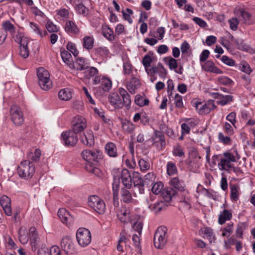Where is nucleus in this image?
I'll return each mask as SVG.
<instances>
[{
  "instance_id": "obj_33",
  "label": "nucleus",
  "mask_w": 255,
  "mask_h": 255,
  "mask_svg": "<svg viewBox=\"0 0 255 255\" xmlns=\"http://www.w3.org/2000/svg\"><path fill=\"white\" fill-rule=\"evenodd\" d=\"M58 97L61 100L68 101L72 98V93L69 89H63L59 92Z\"/></svg>"
},
{
  "instance_id": "obj_46",
  "label": "nucleus",
  "mask_w": 255,
  "mask_h": 255,
  "mask_svg": "<svg viewBox=\"0 0 255 255\" xmlns=\"http://www.w3.org/2000/svg\"><path fill=\"white\" fill-rule=\"evenodd\" d=\"M138 163L140 170L142 171H146L150 168V163L148 159L140 158L138 160Z\"/></svg>"
},
{
  "instance_id": "obj_30",
  "label": "nucleus",
  "mask_w": 255,
  "mask_h": 255,
  "mask_svg": "<svg viewBox=\"0 0 255 255\" xmlns=\"http://www.w3.org/2000/svg\"><path fill=\"white\" fill-rule=\"evenodd\" d=\"M105 150L107 154L110 157H115L117 156V147L114 143H107L105 145Z\"/></svg>"
},
{
  "instance_id": "obj_52",
  "label": "nucleus",
  "mask_w": 255,
  "mask_h": 255,
  "mask_svg": "<svg viewBox=\"0 0 255 255\" xmlns=\"http://www.w3.org/2000/svg\"><path fill=\"white\" fill-rule=\"evenodd\" d=\"M162 194L166 200H170L172 197L175 195L176 191L173 188H169L163 190Z\"/></svg>"
},
{
  "instance_id": "obj_51",
  "label": "nucleus",
  "mask_w": 255,
  "mask_h": 255,
  "mask_svg": "<svg viewBox=\"0 0 255 255\" xmlns=\"http://www.w3.org/2000/svg\"><path fill=\"white\" fill-rule=\"evenodd\" d=\"M154 136L155 138L159 139L158 141L160 142V144L161 147H164L166 145V141L165 136L164 134L160 131L158 130H155L154 131Z\"/></svg>"
},
{
  "instance_id": "obj_36",
  "label": "nucleus",
  "mask_w": 255,
  "mask_h": 255,
  "mask_svg": "<svg viewBox=\"0 0 255 255\" xmlns=\"http://www.w3.org/2000/svg\"><path fill=\"white\" fill-rule=\"evenodd\" d=\"M94 39L93 37L86 36L83 39V47L88 50H90L94 46Z\"/></svg>"
},
{
  "instance_id": "obj_18",
  "label": "nucleus",
  "mask_w": 255,
  "mask_h": 255,
  "mask_svg": "<svg viewBox=\"0 0 255 255\" xmlns=\"http://www.w3.org/2000/svg\"><path fill=\"white\" fill-rule=\"evenodd\" d=\"M121 179L123 185L127 188L130 189L132 185V179L129 171L124 169L121 173Z\"/></svg>"
},
{
  "instance_id": "obj_54",
  "label": "nucleus",
  "mask_w": 255,
  "mask_h": 255,
  "mask_svg": "<svg viewBox=\"0 0 255 255\" xmlns=\"http://www.w3.org/2000/svg\"><path fill=\"white\" fill-rule=\"evenodd\" d=\"M2 26L5 30L6 33V31H8L11 33L15 32V28L14 25L9 21H6L2 23Z\"/></svg>"
},
{
  "instance_id": "obj_7",
  "label": "nucleus",
  "mask_w": 255,
  "mask_h": 255,
  "mask_svg": "<svg viewBox=\"0 0 255 255\" xmlns=\"http://www.w3.org/2000/svg\"><path fill=\"white\" fill-rule=\"evenodd\" d=\"M61 137L67 146H74L78 141L77 133L71 129L63 132Z\"/></svg>"
},
{
  "instance_id": "obj_15",
  "label": "nucleus",
  "mask_w": 255,
  "mask_h": 255,
  "mask_svg": "<svg viewBox=\"0 0 255 255\" xmlns=\"http://www.w3.org/2000/svg\"><path fill=\"white\" fill-rule=\"evenodd\" d=\"M211 95L213 98L218 99L217 103L222 106L228 104L233 99V97L231 95H223L218 93H212Z\"/></svg>"
},
{
  "instance_id": "obj_31",
  "label": "nucleus",
  "mask_w": 255,
  "mask_h": 255,
  "mask_svg": "<svg viewBox=\"0 0 255 255\" xmlns=\"http://www.w3.org/2000/svg\"><path fill=\"white\" fill-rule=\"evenodd\" d=\"M74 63V68L77 70H84L87 69L88 64L85 61V59L83 58H78L76 59Z\"/></svg>"
},
{
  "instance_id": "obj_26",
  "label": "nucleus",
  "mask_w": 255,
  "mask_h": 255,
  "mask_svg": "<svg viewBox=\"0 0 255 255\" xmlns=\"http://www.w3.org/2000/svg\"><path fill=\"white\" fill-rule=\"evenodd\" d=\"M165 208L166 204L164 202L162 201L149 205V208L154 211L155 214L159 213L161 211L165 209Z\"/></svg>"
},
{
  "instance_id": "obj_8",
  "label": "nucleus",
  "mask_w": 255,
  "mask_h": 255,
  "mask_svg": "<svg viewBox=\"0 0 255 255\" xmlns=\"http://www.w3.org/2000/svg\"><path fill=\"white\" fill-rule=\"evenodd\" d=\"M10 118L13 123L16 126L22 125L24 122L23 113L16 106H12L10 110Z\"/></svg>"
},
{
  "instance_id": "obj_45",
  "label": "nucleus",
  "mask_w": 255,
  "mask_h": 255,
  "mask_svg": "<svg viewBox=\"0 0 255 255\" xmlns=\"http://www.w3.org/2000/svg\"><path fill=\"white\" fill-rule=\"evenodd\" d=\"M19 240L22 244H26L29 240L26 230L20 228L18 231Z\"/></svg>"
},
{
  "instance_id": "obj_58",
  "label": "nucleus",
  "mask_w": 255,
  "mask_h": 255,
  "mask_svg": "<svg viewBox=\"0 0 255 255\" xmlns=\"http://www.w3.org/2000/svg\"><path fill=\"white\" fill-rule=\"evenodd\" d=\"M152 62V58L150 56L148 55H145L143 59H142V64L145 68V71L147 72L148 67L150 66L151 63Z\"/></svg>"
},
{
  "instance_id": "obj_64",
  "label": "nucleus",
  "mask_w": 255,
  "mask_h": 255,
  "mask_svg": "<svg viewBox=\"0 0 255 255\" xmlns=\"http://www.w3.org/2000/svg\"><path fill=\"white\" fill-rule=\"evenodd\" d=\"M180 206L184 208L186 210L190 209L191 208L190 200L188 198H184L180 202Z\"/></svg>"
},
{
  "instance_id": "obj_12",
  "label": "nucleus",
  "mask_w": 255,
  "mask_h": 255,
  "mask_svg": "<svg viewBox=\"0 0 255 255\" xmlns=\"http://www.w3.org/2000/svg\"><path fill=\"white\" fill-rule=\"evenodd\" d=\"M80 139L84 144L88 146H92L95 144L94 134L91 130H87L83 135H80Z\"/></svg>"
},
{
  "instance_id": "obj_62",
  "label": "nucleus",
  "mask_w": 255,
  "mask_h": 255,
  "mask_svg": "<svg viewBox=\"0 0 255 255\" xmlns=\"http://www.w3.org/2000/svg\"><path fill=\"white\" fill-rule=\"evenodd\" d=\"M218 138L220 141L226 144L231 143V138L228 136H225L222 132H219Z\"/></svg>"
},
{
  "instance_id": "obj_60",
  "label": "nucleus",
  "mask_w": 255,
  "mask_h": 255,
  "mask_svg": "<svg viewBox=\"0 0 255 255\" xmlns=\"http://www.w3.org/2000/svg\"><path fill=\"white\" fill-rule=\"evenodd\" d=\"M237 48L243 51H247L248 50V45L244 43L243 40L241 39H237L235 41Z\"/></svg>"
},
{
  "instance_id": "obj_2",
  "label": "nucleus",
  "mask_w": 255,
  "mask_h": 255,
  "mask_svg": "<svg viewBox=\"0 0 255 255\" xmlns=\"http://www.w3.org/2000/svg\"><path fill=\"white\" fill-rule=\"evenodd\" d=\"M17 172L21 178H31L35 172V166L29 160L22 161L18 166Z\"/></svg>"
},
{
  "instance_id": "obj_29",
  "label": "nucleus",
  "mask_w": 255,
  "mask_h": 255,
  "mask_svg": "<svg viewBox=\"0 0 255 255\" xmlns=\"http://www.w3.org/2000/svg\"><path fill=\"white\" fill-rule=\"evenodd\" d=\"M102 33L109 40L112 41L115 38L113 29L108 25H104L102 27Z\"/></svg>"
},
{
  "instance_id": "obj_41",
  "label": "nucleus",
  "mask_w": 255,
  "mask_h": 255,
  "mask_svg": "<svg viewBox=\"0 0 255 255\" xmlns=\"http://www.w3.org/2000/svg\"><path fill=\"white\" fill-rule=\"evenodd\" d=\"M248 228V224L246 223H240L238 224L236 234L237 237L243 239V235L244 231Z\"/></svg>"
},
{
  "instance_id": "obj_42",
  "label": "nucleus",
  "mask_w": 255,
  "mask_h": 255,
  "mask_svg": "<svg viewBox=\"0 0 255 255\" xmlns=\"http://www.w3.org/2000/svg\"><path fill=\"white\" fill-rule=\"evenodd\" d=\"M29 27L32 32L39 35L41 37L46 33V32L45 31L43 34L39 25L33 22H29Z\"/></svg>"
},
{
  "instance_id": "obj_22",
  "label": "nucleus",
  "mask_w": 255,
  "mask_h": 255,
  "mask_svg": "<svg viewBox=\"0 0 255 255\" xmlns=\"http://www.w3.org/2000/svg\"><path fill=\"white\" fill-rule=\"evenodd\" d=\"M64 29L69 34H77L79 32V29L75 23L71 20H68L66 22Z\"/></svg>"
},
{
  "instance_id": "obj_6",
  "label": "nucleus",
  "mask_w": 255,
  "mask_h": 255,
  "mask_svg": "<svg viewBox=\"0 0 255 255\" xmlns=\"http://www.w3.org/2000/svg\"><path fill=\"white\" fill-rule=\"evenodd\" d=\"M76 238L79 245L85 247L91 242V235L89 230L86 228H79L77 232Z\"/></svg>"
},
{
  "instance_id": "obj_9",
  "label": "nucleus",
  "mask_w": 255,
  "mask_h": 255,
  "mask_svg": "<svg viewBox=\"0 0 255 255\" xmlns=\"http://www.w3.org/2000/svg\"><path fill=\"white\" fill-rule=\"evenodd\" d=\"M87 127V121L85 118L81 116H75L72 122L71 130L77 134L83 131Z\"/></svg>"
},
{
  "instance_id": "obj_48",
  "label": "nucleus",
  "mask_w": 255,
  "mask_h": 255,
  "mask_svg": "<svg viewBox=\"0 0 255 255\" xmlns=\"http://www.w3.org/2000/svg\"><path fill=\"white\" fill-rule=\"evenodd\" d=\"M163 184L161 182H157L153 184L151 190L155 195L160 194L163 191Z\"/></svg>"
},
{
  "instance_id": "obj_23",
  "label": "nucleus",
  "mask_w": 255,
  "mask_h": 255,
  "mask_svg": "<svg viewBox=\"0 0 255 255\" xmlns=\"http://www.w3.org/2000/svg\"><path fill=\"white\" fill-rule=\"evenodd\" d=\"M139 80L136 78L132 77L127 83V88L130 94H133L135 93V90L139 87Z\"/></svg>"
},
{
  "instance_id": "obj_63",
  "label": "nucleus",
  "mask_w": 255,
  "mask_h": 255,
  "mask_svg": "<svg viewBox=\"0 0 255 255\" xmlns=\"http://www.w3.org/2000/svg\"><path fill=\"white\" fill-rule=\"evenodd\" d=\"M46 27L50 32H56L59 30V28L57 26L52 22H47L46 24Z\"/></svg>"
},
{
  "instance_id": "obj_35",
  "label": "nucleus",
  "mask_w": 255,
  "mask_h": 255,
  "mask_svg": "<svg viewBox=\"0 0 255 255\" xmlns=\"http://www.w3.org/2000/svg\"><path fill=\"white\" fill-rule=\"evenodd\" d=\"M165 63L167 65L171 70H175L178 66L177 61L171 56L166 57L164 58Z\"/></svg>"
},
{
  "instance_id": "obj_55",
  "label": "nucleus",
  "mask_w": 255,
  "mask_h": 255,
  "mask_svg": "<svg viewBox=\"0 0 255 255\" xmlns=\"http://www.w3.org/2000/svg\"><path fill=\"white\" fill-rule=\"evenodd\" d=\"M132 228L134 231L137 232L138 235L140 236L142 230L143 223L141 221H137L132 225Z\"/></svg>"
},
{
  "instance_id": "obj_49",
  "label": "nucleus",
  "mask_w": 255,
  "mask_h": 255,
  "mask_svg": "<svg viewBox=\"0 0 255 255\" xmlns=\"http://www.w3.org/2000/svg\"><path fill=\"white\" fill-rule=\"evenodd\" d=\"M177 172V169L174 163L168 162L167 164V173L170 175H173Z\"/></svg>"
},
{
  "instance_id": "obj_34",
  "label": "nucleus",
  "mask_w": 255,
  "mask_h": 255,
  "mask_svg": "<svg viewBox=\"0 0 255 255\" xmlns=\"http://www.w3.org/2000/svg\"><path fill=\"white\" fill-rule=\"evenodd\" d=\"M29 238L30 242L32 246L35 247L37 245V240L38 238V235L36 228L34 227H31L29 229Z\"/></svg>"
},
{
  "instance_id": "obj_20",
  "label": "nucleus",
  "mask_w": 255,
  "mask_h": 255,
  "mask_svg": "<svg viewBox=\"0 0 255 255\" xmlns=\"http://www.w3.org/2000/svg\"><path fill=\"white\" fill-rule=\"evenodd\" d=\"M61 56L63 62L71 69L74 68V63L71 54L66 50L61 51Z\"/></svg>"
},
{
  "instance_id": "obj_39",
  "label": "nucleus",
  "mask_w": 255,
  "mask_h": 255,
  "mask_svg": "<svg viewBox=\"0 0 255 255\" xmlns=\"http://www.w3.org/2000/svg\"><path fill=\"white\" fill-rule=\"evenodd\" d=\"M172 154L174 156H177L182 158L185 157L183 147L180 144H177L173 146Z\"/></svg>"
},
{
  "instance_id": "obj_53",
  "label": "nucleus",
  "mask_w": 255,
  "mask_h": 255,
  "mask_svg": "<svg viewBox=\"0 0 255 255\" xmlns=\"http://www.w3.org/2000/svg\"><path fill=\"white\" fill-rule=\"evenodd\" d=\"M76 10L77 13L86 16L88 14L89 10L83 3H79L76 6Z\"/></svg>"
},
{
  "instance_id": "obj_14",
  "label": "nucleus",
  "mask_w": 255,
  "mask_h": 255,
  "mask_svg": "<svg viewBox=\"0 0 255 255\" xmlns=\"http://www.w3.org/2000/svg\"><path fill=\"white\" fill-rule=\"evenodd\" d=\"M108 101L115 109H120L123 108L122 99L120 95L117 93H111L108 96Z\"/></svg>"
},
{
  "instance_id": "obj_57",
  "label": "nucleus",
  "mask_w": 255,
  "mask_h": 255,
  "mask_svg": "<svg viewBox=\"0 0 255 255\" xmlns=\"http://www.w3.org/2000/svg\"><path fill=\"white\" fill-rule=\"evenodd\" d=\"M56 11L57 14L63 18L67 19L69 17V11L68 9L61 8Z\"/></svg>"
},
{
  "instance_id": "obj_44",
  "label": "nucleus",
  "mask_w": 255,
  "mask_h": 255,
  "mask_svg": "<svg viewBox=\"0 0 255 255\" xmlns=\"http://www.w3.org/2000/svg\"><path fill=\"white\" fill-rule=\"evenodd\" d=\"M117 215L119 220L123 223H127L129 220V212L125 209L122 210L121 213H118Z\"/></svg>"
},
{
  "instance_id": "obj_25",
  "label": "nucleus",
  "mask_w": 255,
  "mask_h": 255,
  "mask_svg": "<svg viewBox=\"0 0 255 255\" xmlns=\"http://www.w3.org/2000/svg\"><path fill=\"white\" fill-rule=\"evenodd\" d=\"M170 185L180 191H183L185 190V184L182 180H179L177 177H174L170 181Z\"/></svg>"
},
{
  "instance_id": "obj_5",
  "label": "nucleus",
  "mask_w": 255,
  "mask_h": 255,
  "mask_svg": "<svg viewBox=\"0 0 255 255\" xmlns=\"http://www.w3.org/2000/svg\"><path fill=\"white\" fill-rule=\"evenodd\" d=\"M88 206L93 208L100 214L105 213L106 205L104 201L96 195L91 196L88 198Z\"/></svg>"
},
{
  "instance_id": "obj_37",
  "label": "nucleus",
  "mask_w": 255,
  "mask_h": 255,
  "mask_svg": "<svg viewBox=\"0 0 255 255\" xmlns=\"http://www.w3.org/2000/svg\"><path fill=\"white\" fill-rule=\"evenodd\" d=\"M239 186L238 185L234 184L231 185L230 197L232 200L237 201L239 198Z\"/></svg>"
},
{
  "instance_id": "obj_4",
  "label": "nucleus",
  "mask_w": 255,
  "mask_h": 255,
  "mask_svg": "<svg viewBox=\"0 0 255 255\" xmlns=\"http://www.w3.org/2000/svg\"><path fill=\"white\" fill-rule=\"evenodd\" d=\"M37 75L38 78V84L44 90H49L52 86V82L50 79L48 71L42 67L37 69Z\"/></svg>"
},
{
  "instance_id": "obj_40",
  "label": "nucleus",
  "mask_w": 255,
  "mask_h": 255,
  "mask_svg": "<svg viewBox=\"0 0 255 255\" xmlns=\"http://www.w3.org/2000/svg\"><path fill=\"white\" fill-rule=\"evenodd\" d=\"M41 155V150L38 149H35L34 152H30L27 155L28 160H31L33 162H38L39 160Z\"/></svg>"
},
{
  "instance_id": "obj_32",
  "label": "nucleus",
  "mask_w": 255,
  "mask_h": 255,
  "mask_svg": "<svg viewBox=\"0 0 255 255\" xmlns=\"http://www.w3.org/2000/svg\"><path fill=\"white\" fill-rule=\"evenodd\" d=\"M202 111H200V114H209L211 110H214L216 106L214 103L213 100H209L207 103L203 104Z\"/></svg>"
},
{
  "instance_id": "obj_1",
  "label": "nucleus",
  "mask_w": 255,
  "mask_h": 255,
  "mask_svg": "<svg viewBox=\"0 0 255 255\" xmlns=\"http://www.w3.org/2000/svg\"><path fill=\"white\" fill-rule=\"evenodd\" d=\"M216 161H219L218 164L220 169L222 170H229L232 167L231 162L236 161L235 156L229 152H225L223 154L214 155L212 157V163L216 164Z\"/></svg>"
},
{
  "instance_id": "obj_16",
  "label": "nucleus",
  "mask_w": 255,
  "mask_h": 255,
  "mask_svg": "<svg viewBox=\"0 0 255 255\" xmlns=\"http://www.w3.org/2000/svg\"><path fill=\"white\" fill-rule=\"evenodd\" d=\"M119 92L121 98H122V102L123 104V107L125 105L126 109L128 110L130 108V104L131 102L130 96L123 88H120L119 89Z\"/></svg>"
},
{
  "instance_id": "obj_50",
  "label": "nucleus",
  "mask_w": 255,
  "mask_h": 255,
  "mask_svg": "<svg viewBox=\"0 0 255 255\" xmlns=\"http://www.w3.org/2000/svg\"><path fill=\"white\" fill-rule=\"evenodd\" d=\"M203 232L206 235L207 239L210 243L214 241L216 239L215 236L213 235V230L210 227H205L203 230Z\"/></svg>"
},
{
  "instance_id": "obj_59",
  "label": "nucleus",
  "mask_w": 255,
  "mask_h": 255,
  "mask_svg": "<svg viewBox=\"0 0 255 255\" xmlns=\"http://www.w3.org/2000/svg\"><path fill=\"white\" fill-rule=\"evenodd\" d=\"M67 50L70 51L75 57L78 56L79 51L76 48L75 45L74 43L71 42H68L67 45Z\"/></svg>"
},
{
  "instance_id": "obj_24",
  "label": "nucleus",
  "mask_w": 255,
  "mask_h": 255,
  "mask_svg": "<svg viewBox=\"0 0 255 255\" xmlns=\"http://www.w3.org/2000/svg\"><path fill=\"white\" fill-rule=\"evenodd\" d=\"M135 125L130 121L124 120L122 122V128L123 130L128 133H132L135 129Z\"/></svg>"
},
{
  "instance_id": "obj_10",
  "label": "nucleus",
  "mask_w": 255,
  "mask_h": 255,
  "mask_svg": "<svg viewBox=\"0 0 255 255\" xmlns=\"http://www.w3.org/2000/svg\"><path fill=\"white\" fill-rule=\"evenodd\" d=\"M93 85L100 84L99 87L104 92H109L112 87V82L110 79L105 76H96L93 80Z\"/></svg>"
},
{
  "instance_id": "obj_13",
  "label": "nucleus",
  "mask_w": 255,
  "mask_h": 255,
  "mask_svg": "<svg viewBox=\"0 0 255 255\" xmlns=\"http://www.w3.org/2000/svg\"><path fill=\"white\" fill-rule=\"evenodd\" d=\"M0 204L5 215L8 216H11L12 211L10 199L6 195L2 196L0 198Z\"/></svg>"
},
{
  "instance_id": "obj_38",
  "label": "nucleus",
  "mask_w": 255,
  "mask_h": 255,
  "mask_svg": "<svg viewBox=\"0 0 255 255\" xmlns=\"http://www.w3.org/2000/svg\"><path fill=\"white\" fill-rule=\"evenodd\" d=\"M85 77L89 79L91 77L97 76V75L98 74L99 71L98 70L94 67H89L88 66L87 69H85Z\"/></svg>"
},
{
  "instance_id": "obj_27",
  "label": "nucleus",
  "mask_w": 255,
  "mask_h": 255,
  "mask_svg": "<svg viewBox=\"0 0 255 255\" xmlns=\"http://www.w3.org/2000/svg\"><path fill=\"white\" fill-rule=\"evenodd\" d=\"M238 13L243 18L245 23L250 24L253 22L252 15L244 9L239 8L238 10Z\"/></svg>"
},
{
  "instance_id": "obj_43",
  "label": "nucleus",
  "mask_w": 255,
  "mask_h": 255,
  "mask_svg": "<svg viewBox=\"0 0 255 255\" xmlns=\"http://www.w3.org/2000/svg\"><path fill=\"white\" fill-rule=\"evenodd\" d=\"M135 103L139 107L148 105L149 104V100L147 98H144L142 96L137 94L135 97Z\"/></svg>"
},
{
  "instance_id": "obj_3",
  "label": "nucleus",
  "mask_w": 255,
  "mask_h": 255,
  "mask_svg": "<svg viewBox=\"0 0 255 255\" xmlns=\"http://www.w3.org/2000/svg\"><path fill=\"white\" fill-rule=\"evenodd\" d=\"M167 229L164 226H161L157 229L154 236V244L157 249H162L167 241Z\"/></svg>"
},
{
  "instance_id": "obj_17",
  "label": "nucleus",
  "mask_w": 255,
  "mask_h": 255,
  "mask_svg": "<svg viewBox=\"0 0 255 255\" xmlns=\"http://www.w3.org/2000/svg\"><path fill=\"white\" fill-rule=\"evenodd\" d=\"M57 214L61 221L64 224L68 225L73 221V217L64 208L59 209Z\"/></svg>"
},
{
  "instance_id": "obj_47",
  "label": "nucleus",
  "mask_w": 255,
  "mask_h": 255,
  "mask_svg": "<svg viewBox=\"0 0 255 255\" xmlns=\"http://www.w3.org/2000/svg\"><path fill=\"white\" fill-rule=\"evenodd\" d=\"M102 152L96 149L90 150V163L92 161H98L102 158Z\"/></svg>"
},
{
  "instance_id": "obj_28",
  "label": "nucleus",
  "mask_w": 255,
  "mask_h": 255,
  "mask_svg": "<svg viewBox=\"0 0 255 255\" xmlns=\"http://www.w3.org/2000/svg\"><path fill=\"white\" fill-rule=\"evenodd\" d=\"M121 201L125 203H131L133 199L130 192L126 188H123L121 191Z\"/></svg>"
},
{
  "instance_id": "obj_61",
  "label": "nucleus",
  "mask_w": 255,
  "mask_h": 255,
  "mask_svg": "<svg viewBox=\"0 0 255 255\" xmlns=\"http://www.w3.org/2000/svg\"><path fill=\"white\" fill-rule=\"evenodd\" d=\"M233 224H228V226L224 228L223 230L222 235L223 237H229L231 233L233 232Z\"/></svg>"
},
{
  "instance_id": "obj_11",
  "label": "nucleus",
  "mask_w": 255,
  "mask_h": 255,
  "mask_svg": "<svg viewBox=\"0 0 255 255\" xmlns=\"http://www.w3.org/2000/svg\"><path fill=\"white\" fill-rule=\"evenodd\" d=\"M61 246L67 255H72L75 252L74 244L69 237H66L62 239L61 242Z\"/></svg>"
},
{
  "instance_id": "obj_19",
  "label": "nucleus",
  "mask_w": 255,
  "mask_h": 255,
  "mask_svg": "<svg viewBox=\"0 0 255 255\" xmlns=\"http://www.w3.org/2000/svg\"><path fill=\"white\" fill-rule=\"evenodd\" d=\"M202 69L207 72L216 74H222L223 71L215 66V64L211 60L207 61L202 66Z\"/></svg>"
},
{
  "instance_id": "obj_56",
  "label": "nucleus",
  "mask_w": 255,
  "mask_h": 255,
  "mask_svg": "<svg viewBox=\"0 0 255 255\" xmlns=\"http://www.w3.org/2000/svg\"><path fill=\"white\" fill-rule=\"evenodd\" d=\"M174 104L175 107L179 109H181L184 107L182 101V97L178 94H176L175 95Z\"/></svg>"
},
{
  "instance_id": "obj_21",
  "label": "nucleus",
  "mask_w": 255,
  "mask_h": 255,
  "mask_svg": "<svg viewBox=\"0 0 255 255\" xmlns=\"http://www.w3.org/2000/svg\"><path fill=\"white\" fill-rule=\"evenodd\" d=\"M232 217L231 210L224 209L219 215L218 223L220 225H223L226 221L230 220Z\"/></svg>"
}]
</instances>
